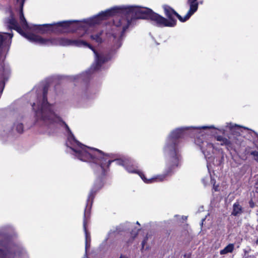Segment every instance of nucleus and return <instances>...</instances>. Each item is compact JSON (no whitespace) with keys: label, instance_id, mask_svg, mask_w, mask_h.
Wrapping results in <instances>:
<instances>
[{"label":"nucleus","instance_id":"nucleus-24","mask_svg":"<svg viewBox=\"0 0 258 258\" xmlns=\"http://www.w3.org/2000/svg\"><path fill=\"white\" fill-rule=\"evenodd\" d=\"M14 30L17 31L19 33L21 34L22 36L26 37L27 33H25L23 31V30L22 29L21 27L19 25L16 28H15Z\"/></svg>","mask_w":258,"mask_h":258},{"label":"nucleus","instance_id":"nucleus-12","mask_svg":"<svg viewBox=\"0 0 258 258\" xmlns=\"http://www.w3.org/2000/svg\"><path fill=\"white\" fill-rule=\"evenodd\" d=\"M172 169H172L171 170H170V164H169V170L168 171L167 173H166L165 174H163V175H158V176H157L154 177H152L150 179H147L145 177V175H144V174L143 173H142V172L138 171L137 173L139 175V176L141 177V178L143 179V180L145 183H153V182H154L157 181H163L164 180V179L165 178V177L166 176V175L167 174H168L170 172H171Z\"/></svg>","mask_w":258,"mask_h":258},{"label":"nucleus","instance_id":"nucleus-20","mask_svg":"<svg viewBox=\"0 0 258 258\" xmlns=\"http://www.w3.org/2000/svg\"><path fill=\"white\" fill-rule=\"evenodd\" d=\"M131 163H132V166H130L129 165L126 164L125 165V168H126V170L130 173H137L138 170L135 168V166L133 165L134 161H130ZM137 166H136V167Z\"/></svg>","mask_w":258,"mask_h":258},{"label":"nucleus","instance_id":"nucleus-31","mask_svg":"<svg viewBox=\"0 0 258 258\" xmlns=\"http://www.w3.org/2000/svg\"><path fill=\"white\" fill-rule=\"evenodd\" d=\"M4 87H5V83L1 82L0 83V98L1 97L2 94L4 91Z\"/></svg>","mask_w":258,"mask_h":258},{"label":"nucleus","instance_id":"nucleus-30","mask_svg":"<svg viewBox=\"0 0 258 258\" xmlns=\"http://www.w3.org/2000/svg\"><path fill=\"white\" fill-rule=\"evenodd\" d=\"M48 32H50L49 27H44V28H42L41 34H45Z\"/></svg>","mask_w":258,"mask_h":258},{"label":"nucleus","instance_id":"nucleus-27","mask_svg":"<svg viewBox=\"0 0 258 258\" xmlns=\"http://www.w3.org/2000/svg\"><path fill=\"white\" fill-rule=\"evenodd\" d=\"M95 194H96V191H93L92 190L89 196H88V202L90 201H92V200L95 197Z\"/></svg>","mask_w":258,"mask_h":258},{"label":"nucleus","instance_id":"nucleus-34","mask_svg":"<svg viewBox=\"0 0 258 258\" xmlns=\"http://www.w3.org/2000/svg\"><path fill=\"white\" fill-rule=\"evenodd\" d=\"M62 123L64 124L65 128H66L67 131L69 133H71V131L70 128H69V126L68 125V124L64 121H62Z\"/></svg>","mask_w":258,"mask_h":258},{"label":"nucleus","instance_id":"nucleus-19","mask_svg":"<svg viewBox=\"0 0 258 258\" xmlns=\"http://www.w3.org/2000/svg\"><path fill=\"white\" fill-rule=\"evenodd\" d=\"M234 246L233 244H229L224 249L220 251V254H225L229 252H232L234 249Z\"/></svg>","mask_w":258,"mask_h":258},{"label":"nucleus","instance_id":"nucleus-44","mask_svg":"<svg viewBox=\"0 0 258 258\" xmlns=\"http://www.w3.org/2000/svg\"><path fill=\"white\" fill-rule=\"evenodd\" d=\"M17 1H18L19 0H17Z\"/></svg>","mask_w":258,"mask_h":258},{"label":"nucleus","instance_id":"nucleus-36","mask_svg":"<svg viewBox=\"0 0 258 258\" xmlns=\"http://www.w3.org/2000/svg\"><path fill=\"white\" fill-rule=\"evenodd\" d=\"M211 183L213 186H215V184H216V179L212 176L211 177Z\"/></svg>","mask_w":258,"mask_h":258},{"label":"nucleus","instance_id":"nucleus-43","mask_svg":"<svg viewBox=\"0 0 258 258\" xmlns=\"http://www.w3.org/2000/svg\"><path fill=\"white\" fill-rule=\"evenodd\" d=\"M137 224H140L138 222H137Z\"/></svg>","mask_w":258,"mask_h":258},{"label":"nucleus","instance_id":"nucleus-2","mask_svg":"<svg viewBox=\"0 0 258 258\" xmlns=\"http://www.w3.org/2000/svg\"><path fill=\"white\" fill-rule=\"evenodd\" d=\"M48 24L51 33L62 34L65 32H77L80 34L79 36L81 37L89 35L91 40L97 41V34H92L96 28L97 15L82 21H63Z\"/></svg>","mask_w":258,"mask_h":258},{"label":"nucleus","instance_id":"nucleus-1","mask_svg":"<svg viewBox=\"0 0 258 258\" xmlns=\"http://www.w3.org/2000/svg\"><path fill=\"white\" fill-rule=\"evenodd\" d=\"M153 11L147 8L136 6H116L98 14V25L99 21L113 16L121 17L118 20H113V24L107 25L108 30L106 36L111 45L109 50L98 52V72L108 68L106 63L110 61L122 45L123 34L132 22L137 19L149 20Z\"/></svg>","mask_w":258,"mask_h":258},{"label":"nucleus","instance_id":"nucleus-4","mask_svg":"<svg viewBox=\"0 0 258 258\" xmlns=\"http://www.w3.org/2000/svg\"><path fill=\"white\" fill-rule=\"evenodd\" d=\"M48 87L43 88V97L38 109L35 110V116L37 120H40L50 125H55L59 117H57L51 109V105L47 101Z\"/></svg>","mask_w":258,"mask_h":258},{"label":"nucleus","instance_id":"nucleus-42","mask_svg":"<svg viewBox=\"0 0 258 258\" xmlns=\"http://www.w3.org/2000/svg\"><path fill=\"white\" fill-rule=\"evenodd\" d=\"M196 138H197V142H198V140H199V137H198V136H196Z\"/></svg>","mask_w":258,"mask_h":258},{"label":"nucleus","instance_id":"nucleus-14","mask_svg":"<svg viewBox=\"0 0 258 258\" xmlns=\"http://www.w3.org/2000/svg\"><path fill=\"white\" fill-rule=\"evenodd\" d=\"M25 0H22L20 10V21L22 27L24 29H29L30 26L28 25L23 14V8Z\"/></svg>","mask_w":258,"mask_h":258},{"label":"nucleus","instance_id":"nucleus-11","mask_svg":"<svg viewBox=\"0 0 258 258\" xmlns=\"http://www.w3.org/2000/svg\"><path fill=\"white\" fill-rule=\"evenodd\" d=\"M25 38L32 42L44 45L48 43H52V40L44 39L42 37L31 33H27Z\"/></svg>","mask_w":258,"mask_h":258},{"label":"nucleus","instance_id":"nucleus-25","mask_svg":"<svg viewBox=\"0 0 258 258\" xmlns=\"http://www.w3.org/2000/svg\"><path fill=\"white\" fill-rule=\"evenodd\" d=\"M120 232V230H119L118 227L116 228L115 230H111L109 233L108 236H111L112 235H115L117 234H118Z\"/></svg>","mask_w":258,"mask_h":258},{"label":"nucleus","instance_id":"nucleus-28","mask_svg":"<svg viewBox=\"0 0 258 258\" xmlns=\"http://www.w3.org/2000/svg\"><path fill=\"white\" fill-rule=\"evenodd\" d=\"M250 154L253 156L254 160L258 162V151H253Z\"/></svg>","mask_w":258,"mask_h":258},{"label":"nucleus","instance_id":"nucleus-41","mask_svg":"<svg viewBox=\"0 0 258 258\" xmlns=\"http://www.w3.org/2000/svg\"><path fill=\"white\" fill-rule=\"evenodd\" d=\"M35 105V104L34 103L32 105V107L34 109H35V108H34Z\"/></svg>","mask_w":258,"mask_h":258},{"label":"nucleus","instance_id":"nucleus-29","mask_svg":"<svg viewBox=\"0 0 258 258\" xmlns=\"http://www.w3.org/2000/svg\"><path fill=\"white\" fill-rule=\"evenodd\" d=\"M148 240V234H147L142 242L141 250H142L144 249V246H145V244H146V243L147 242Z\"/></svg>","mask_w":258,"mask_h":258},{"label":"nucleus","instance_id":"nucleus-22","mask_svg":"<svg viewBox=\"0 0 258 258\" xmlns=\"http://www.w3.org/2000/svg\"><path fill=\"white\" fill-rule=\"evenodd\" d=\"M138 231H139V229H136L132 230V231L131 232V238L130 239V240L128 241H127V243H130V242L132 243L133 241L135 238L137 236V235L138 234Z\"/></svg>","mask_w":258,"mask_h":258},{"label":"nucleus","instance_id":"nucleus-26","mask_svg":"<svg viewBox=\"0 0 258 258\" xmlns=\"http://www.w3.org/2000/svg\"><path fill=\"white\" fill-rule=\"evenodd\" d=\"M16 130L19 133L23 132V124L22 123H18L16 126Z\"/></svg>","mask_w":258,"mask_h":258},{"label":"nucleus","instance_id":"nucleus-23","mask_svg":"<svg viewBox=\"0 0 258 258\" xmlns=\"http://www.w3.org/2000/svg\"><path fill=\"white\" fill-rule=\"evenodd\" d=\"M222 143H221V145L223 146L225 145L227 146V148H231L232 147V143L230 140L228 139L224 138L222 141H221Z\"/></svg>","mask_w":258,"mask_h":258},{"label":"nucleus","instance_id":"nucleus-16","mask_svg":"<svg viewBox=\"0 0 258 258\" xmlns=\"http://www.w3.org/2000/svg\"><path fill=\"white\" fill-rule=\"evenodd\" d=\"M243 210L241 206L240 205L239 203L237 201L233 205L232 211L231 215L234 216H239L243 213Z\"/></svg>","mask_w":258,"mask_h":258},{"label":"nucleus","instance_id":"nucleus-3","mask_svg":"<svg viewBox=\"0 0 258 258\" xmlns=\"http://www.w3.org/2000/svg\"><path fill=\"white\" fill-rule=\"evenodd\" d=\"M213 126H203L200 127H181L177 128L173 131L170 134L166 145L165 147V152L169 157V164H170V170L178 166V163L181 160V155L178 148V139L183 138L190 128H192L189 132L190 136H195L201 128H213Z\"/></svg>","mask_w":258,"mask_h":258},{"label":"nucleus","instance_id":"nucleus-8","mask_svg":"<svg viewBox=\"0 0 258 258\" xmlns=\"http://www.w3.org/2000/svg\"><path fill=\"white\" fill-rule=\"evenodd\" d=\"M15 246V244L12 242L11 237L7 234H3L0 239V258H10L12 253V250Z\"/></svg>","mask_w":258,"mask_h":258},{"label":"nucleus","instance_id":"nucleus-13","mask_svg":"<svg viewBox=\"0 0 258 258\" xmlns=\"http://www.w3.org/2000/svg\"><path fill=\"white\" fill-rule=\"evenodd\" d=\"M198 0H187V4L189 6V9L185 16V19L188 20L189 18L198 10L199 3Z\"/></svg>","mask_w":258,"mask_h":258},{"label":"nucleus","instance_id":"nucleus-10","mask_svg":"<svg viewBox=\"0 0 258 258\" xmlns=\"http://www.w3.org/2000/svg\"><path fill=\"white\" fill-rule=\"evenodd\" d=\"M149 20L152 21L157 27H167L165 23L166 22V18L153 11L152 12Z\"/></svg>","mask_w":258,"mask_h":258},{"label":"nucleus","instance_id":"nucleus-40","mask_svg":"<svg viewBox=\"0 0 258 258\" xmlns=\"http://www.w3.org/2000/svg\"><path fill=\"white\" fill-rule=\"evenodd\" d=\"M119 258H126L125 256L121 255Z\"/></svg>","mask_w":258,"mask_h":258},{"label":"nucleus","instance_id":"nucleus-17","mask_svg":"<svg viewBox=\"0 0 258 258\" xmlns=\"http://www.w3.org/2000/svg\"><path fill=\"white\" fill-rule=\"evenodd\" d=\"M202 145H201V149L204 154H205V152L207 150V152H210L211 149L213 150L214 149L213 144L210 143H208L206 142L204 143V142H202Z\"/></svg>","mask_w":258,"mask_h":258},{"label":"nucleus","instance_id":"nucleus-5","mask_svg":"<svg viewBox=\"0 0 258 258\" xmlns=\"http://www.w3.org/2000/svg\"><path fill=\"white\" fill-rule=\"evenodd\" d=\"M71 144L75 147L71 149L75 153V156L81 161L89 162L91 165L97 164V148H91L81 143L72 135Z\"/></svg>","mask_w":258,"mask_h":258},{"label":"nucleus","instance_id":"nucleus-21","mask_svg":"<svg viewBox=\"0 0 258 258\" xmlns=\"http://www.w3.org/2000/svg\"><path fill=\"white\" fill-rule=\"evenodd\" d=\"M8 23L9 24L10 28L12 29H14L18 26H19V24L16 20L13 18L9 19Z\"/></svg>","mask_w":258,"mask_h":258},{"label":"nucleus","instance_id":"nucleus-33","mask_svg":"<svg viewBox=\"0 0 258 258\" xmlns=\"http://www.w3.org/2000/svg\"><path fill=\"white\" fill-rule=\"evenodd\" d=\"M102 35V33H100L99 34L98 33V38H97L98 45L100 43H101L103 42L102 37H101Z\"/></svg>","mask_w":258,"mask_h":258},{"label":"nucleus","instance_id":"nucleus-9","mask_svg":"<svg viewBox=\"0 0 258 258\" xmlns=\"http://www.w3.org/2000/svg\"><path fill=\"white\" fill-rule=\"evenodd\" d=\"M166 19V24L167 27H173L176 25L177 20L175 17L177 18L180 22H184L187 21L185 19V16L183 18L179 15L173 9L168 5H164L163 7Z\"/></svg>","mask_w":258,"mask_h":258},{"label":"nucleus","instance_id":"nucleus-39","mask_svg":"<svg viewBox=\"0 0 258 258\" xmlns=\"http://www.w3.org/2000/svg\"><path fill=\"white\" fill-rule=\"evenodd\" d=\"M256 192H258V182L255 184Z\"/></svg>","mask_w":258,"mask_h":258},{"label":"nucleus","instance_id":"nucleus-7","mask_svg":"<svg viewBox=\"0 0 258 258\" xmlns=\"http://www.w3.org/2000/svg\"><path fill=\"white\" fill-rule=\"evenodd\" d=\"M60 44L63 46L73 45L78 47L85 46L91 49L95 56L94 61L90 68L86 71V72L81 76V78L84 77H87L88 78L91 77L92 75L95 74L97 72V49H95L90 43H88L86 41L78 40V39H70L66 38H60L59 40Z\"/></svg>","mask_w":258,"mask_h":258},{"label":"nucleus","instance_id":"nucleus-15","mask_svg":"<svg viewBox=\"0 0 258 258\" xmlns=\"http://www.w3.org/2000/svg\"><path fill=\"white\" fill-rule=\"evenodd\" d=\"M85 212H86V209L85 210ZM83 229L85 233V247L86 249L88 248V247L90 246V243L91 241V237L89 232L88 231L87 229V221L86 219V214L84 212V220H83Z\"/></svg>","mask_w":258,"mask_h":258},{"label":"nucleus","instance_id":"nucleus-32","mask_svg":"<svg viewBox=\"0 0 258 258\" xmlns=\"http://www.w3.org/2000/svg\"><path fill=\"white\" fill-rule=\"evenodd\" d=\"M5 40V38L4 37V36L0 33V48L2 47V46L3 45L4 42Z\"/></svg>","mask_w":258,"mask_h":258},{"label":"nucleus","instance_id":"nucleus-38","mask_svg":"<svg viewBox=\"0 0 258 258\" xmlns=\"http://www.w3.org/2000/svg\"><path fill=\"white\" fill-rule=\"evenodd\" d=\"M218 187H219V185H218L215 184V186H213V189L216 191L219 190Z\"/></svg>","mask_w":258,"mask_h":258},{"label":"nucleus","instance_id":"nucleus-37","mask_svg":"<svg viewBox=\"0 0 258 258\" xmlns=\"http://www.w3.org/2000/svg\"><path fill=\"white\" fill-rule=\"evenodd\" d=\"M217 139V140L218 141H222L223 139H224V137H223L222 136H218L216 138Z\"/></svg>","mask_w":258,"mask_h":258},{"label":"nucleus","instance_id":"nucleus-6","mask_svg":"<svg viewBox=\"0 0 258 258\" xmlns=\"http://www.w3.org/2000/svg\"><path fill=\"white\" fill-rule=\"evenodd\" d=\"M109 155L108 154H105L101 150L98 149V165L101 170V176L100 178V182L98 181V188H101L105 182V176L107 172L110 164L115 162L117 165L125 166L129 162L128 159L122 160L120 159H117L115 160H111L109 159Z\"/></svg>","mask_w":258,"mask_h":258},{"label":"nucleus","instance_id":"nucleus-18","mask_svg":"<svg viewBox=\"0 0 258 258\" xmlns=\"http://www.w3.org/2000/svg\"><path fill=\"white\" fill-rule=\"evenodd\" d=\"M48 25H49L48 24H45L42 25H32L30 26L29 29L37 31L38 32L41 33V31L42 30V28H44V27H48Z\"/></svg>","mask_w":258,"mask_h":258},{"label":"nucleus","instance_id":"nucleus-35","mask_svg":"<svg viewBox=\"0 0 258 258\" xmlns=\"http://www.w3.org/2000/svg\"><path fill=\"white\" fill-rule=\"evenodd\" d=\"M248 204H249V206L251 208H253L255 207V203L253 202L252 200H250L249 201Z\"/></svg>","mask_w":258,"mask_h":258}]
</instances>
